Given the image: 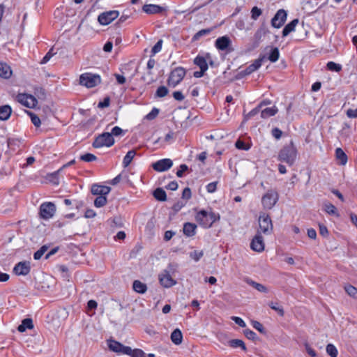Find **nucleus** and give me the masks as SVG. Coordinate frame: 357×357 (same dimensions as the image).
I'll return each instance as SVG.
<instances>
[{
    "label": "nucleus",
    "mask_w": 357,
    "mask_h": 357,
    "mask_svg": "<svg viewBox=\"0 0 357 357\" xmlns=\"http://www.w3.org/2000/svg\"><path fill=\"white\" fill-rule=\"evenodd\" d=\"M251 324L254 328H255L257 331H258L260 333L263 335L267 334V331L264 327V326L258 321L256 320H252Z\"/></svg>",
    "instance_id": "de8ad7c7"
},
{
    "label": "nucleus",
    "mask_w": 357,
    "mask_h": 357,
    "mask_svg": "<svg viewBox=\"0 0 357 357\" xmlns=\"http://www.w3.org/2000/svg\"><path fill=\"white\" fill-rule=\"evenodd\" d=\"M56 210V205L53 202H44L40 206V217L43 220H48L54 216Z\"/></svg>",
    "instance_id": "9d476101"
},
{
    "label": "nucleus",
    "mask_w": 357,
    "mask_h": 357,
    "mask_svg": "<svg viewBox=\"0 0 357 357\" xmlns=\"http://www.w3.org/2000/svg\"><path fill=\"white\" fill-rule=\"evenodd\" d=\"M170 338L174 344H181L183 341V333L181 331L179 328L174 329L171 333Z\"/></svg>",
    "instance_id": "b1692460"
},
{
    "label": "nucleus",
    "mask_w": 357,
    "mask_h": 357,
    "mask_svg": "<svg viewBox=\"0 0 357 357\" xmlns=\"http://www.w3.org/2000/svg\"><path fill=\"white\" fill-rule=\"evenodd\" d=\"M119 15L118 10H109L100 13L98 17V22L101 25H108Z\"/></svg>",
    "instance_id": "ddd939ff"
},
{
    "label": "nucleus",
    "mask_w": 357,
    "mask_h": 357,
    "mask_svg": "<svg viewBox=\"0 0 357 357\" xmlns=\"http://www.w3.org/2000/svg\"><path fill=\"white\" fill-rule=\"evenodd\" d=\"M326 69L332 72L339 73L342 70V66L334 61H328L326 64Z\"/></svg>",
    "instance_id": "79ce46f5"
},
{
    "label": "nucleus",
    "mask_w": 357,
    "mask_h": 357,
    "mask_svg": "<svg viewBox=\"0 0 357 357\" xmlns=\"http://www.w3.org/2000/svg\"><path fill=\"white\" fill-rule=\"evenodd\" d=\"M324 206V210L327 213H328L329 215H335L337 217H339L340 215L337 213V210L333 204H332L330 202H328V203H325Z\"/></svg>",
    "instance_id": "ea45409f"
},
{
    "label": "nucleus",
    "mask_w": 357,
    "mask_h": 357,
    "mask_svg": "<svg viewBox=\"0 0 357 357\" xmlns=\"http://www.w3.org/2000/svg\"><path fill=\"white\" fill-rule=\"evenodd\" d=\"M235 147L239 150L248 151L250 149V146L247 144L243 140L238 139L235 142Z\"/></svg>",
    "instance_id": "8fccbe9b"
},
{
    "label": "nucleus",
    "mask_w": 357,
    "mask_h": 357,
    "mask_svg": "<svg viewBox=\"0 0 357 357\" xmlns=\"http://www.w3.org/2000/svg\"><path fill=\"white\" fill-rule=\"evenodd\" d=\"M107 202V199L105 196H98L94 200V206L97 208L104 206Z\"/></svg>",
    "instance_id": "09e8293b"
},
{
    "label": "nucleus",
    "mask_w": 357,
    "mask_h": 357,
    "mask_svg": "<svg viewBox=\"0 0 357 357\" xmlns=\"http://www.w3.org/2000/svg\"><path fill=\"white\" fill-rule=\"evenodd\" d=\"M102 190H101V185L93 183L91 188V192L93 195L102 196Z\"/></svg>",
    "instance_id": "6e6d98bb"
},
{
    "label": "nucleus",
    "mask_w": 357,
    "mask_h": 357,
    "mask_svg": "<svg viewBox=\"0 0 357 357\" xmlns=\"http://www.w3.org/2000/svg\"><path fill=\"white\" fill-rule=\"evenodd\" d=\"M153 197L159 202H165L167 200V193L162 188H157L153 191Z\"/></svg>",
    "instance_id": "a878e982"
},
{
    "label": "nucleus",
    "mask_w": 357,
    "mask_h": 357,
    "mask_svg": "<svg viewBox=\"0 0 357 357\" xmlns=\"http://www.w3.org/2000/svg\"><path fill=\"white\" fill-rule=\"evenodd\" d=\"M319 234L321 236H322L324 238H327L329 235V231L328 230V228L327 227L322 224V223H319Z\"/></svg>",
    "instance_id": "338daca9"
},
{
    "label": "nucleus",
    "mask_w": 357,
    "mask_h": 357,
    "mask_svg": "<svg viewBox=\"0 0 357 357\" xmlns=\"http://www.w3.org/2000/svg\"><path fill=\"white\" fill-rule=\"evenodd\" d=\"M297 149L294 146V142L291 140L289 144L284 145L279 151L278 160L285 162L289 166H292L296 159Z\"/></svg>",
    "instance_id": "f257e3e1"
},
{
    "label": "nucleus",
    "mask_w": 357,
    "mask_h": 357,
    "mask_svg": "<svg viewBox=\"0 0 357 357\" xmlns=\"http://www.w3.org/2000/svg\"><path fill=\"white\" fill-rule=\"evenodd\" d=\"M279 199V195L275 190L271 189L261 197V204L264 209L270 210L273 208Z\"/></svg>",
    "instance_id": "39448f33"
},
{
    "label": "nucleus",
    "mask_w": 357,
    "mask_h": 357,
    "mask_svg": "<svg viewBox=\"0 0 357 357\" xmlns=\"http://www.w3.org/2000/svg\"><path fill=\"white\" fill-rule=\"evenodd\" d=\"M344 290L348 295L354 299L357 298V288L351 284H347L344 286Z\"/></svg>",
    "instance_id": "c03bdc74"
},
{
    "label": "nucleus",
    "mask_w": 357,
    "mask_h": 357,
    "mask_svg": "<svg viewBox=\"0 0 357 357\" xmlns=\"http://www.w3.org/2000/svg\"><path fill=\"white\" fill-rule=\"evenodd\" d=\"M62 171L61 168L58 169L57 171H55L52 173L47 174L46 176V179L49 181L51 183L54 185H59V172Z\"/></svg>",
    "instance_id": "f704fd0d"
},
{
    "label": "nucleus",
    "mask_w": 357,
    "mask_h": 357,
    "mask_svg": "<svg viewBox=\"0 0 357 357\" xmlns=\"http://www.w3.org/2000/svg\"><path fill=\"white\" fill-rule=\"evenodd\" d=\"M142 10L146 14H158L167 10V8L156 4H145L142 6Z\"/></svg>",
    "instance_id": "f3484780"
},
{
    "label": "nucleus",
    "mask_w": 357,
    "mask_h": 357,
    "mask_svg": "<svg viewBox=\"0 0 357 357\" xmlns=\"http://www.w3.org/2000/svg\"><path fill=\"white\" fill-rule=\"evenodd\" d=\"M335 157L337 160L340 161L341 165H344L347 162V155L341 148H337L335 149Z\"/></svg>",
    "instance_id": "c756f323"
},
{
    "label": "nucleus",
    "mask_w": 357,
    "mask_h": 357,
    "mask_svg": "<svg viewBox=\"0 0 357 357\" xmlns=\"http://www.w3.org/2000/svg\"><path fill=\"white\" fill-rule=\"evenodd\" d=\"M186 70L183 67H176L172 70L167 80V85L170 87H176L184 78Z\"/></svg>",
    "instance_id": "7ed1b4c3"
},
{
    "label": "nucleus",
    "mask_w": 357,
    "mask_h": 357,
    "mask_svg": "<svg viewBox=\"0 0 357 357\" xmlns=\"http://www.w3.org/2000/svg\"><path fill=\"white\" fill-rule=\"evenodd\" d=\"M173 166V161L169 158H164L152 163V168L158 172L167 171Z\"/></svg>",
    "instance_id": "4468645a"
},
{
    "label": "nucleus",
    "mask_w": 357,
    "mask_h": 357,
    "mask_svg": "<svg viewBox=\"0 0 357 357\" xmlns=\"http://www.w3.org/2000/svg\"><path fill=\"white\" fill-rule=\"evenodd\" d=\"M228 345L231 348L240 347L243 351H247L245 342L240 339H232L228 341Z\"/></svg>",
    "instance_id": "cd10ccee"
},
{
    "label": "nucleus",
    "mask_w": 357,
    "mask_h": 357,
    "mask_svg": "<svg viewBox=\"0 0 357 357\" xmlns=\"http://www.w3.org/2000/svg\"><path fill=\"white\" fill-rule=\"evenodd\" d=\"M213 30V27L202 29L197 31L192 37V41H197L200 39L201 37L204 36L208 35Z\"/></svg>",
    "instance_id": "58836bf2"
},
{
    "label": "nucleus",
    "mask_w": 357,
    "mask_h": 357,
    "mask_svg": "<svg viewBox=\"0 0 357 357\" xmlns=\"http://www.w3.org/2000/svg\"><path fill=\"white\" fill-rule=\"evenodd\" d=\"M259 225L264 234H271L273 229L271 218L268 213L260 212L259 216Z\"/></svg>",
    "instance_id": "6e6552de"
},
{
    "label": "nucleus",
    "mask_w": 357,
    "mask_h": 357,
    "mask_svg": "<svg viewBox=\"0 0 357 357\" xmlns=\"http://www.w3.org/2000/svg\"><path fill=\"white\" fill-rule=\"evenodd\" d=\"M193 210L195 211H197V213L195 217L196 222L202 227L204 229L211 228L213 226V223L220 220V214L214 213L213 211H212V209L211 208V211L208 213L209 222H204L202 218L206 217L207 211L205 209H201L199 211H197V208H195Z\"/></svg>",
    "instance_id": "f03ea898"
},
{
    "label": "nucleus",
    "mask_w": 357,
    "mask_h": 357,
    "mask_svg": "<svg viewBox=\"0 0 357 357\" xmlns=\"http://www.w3.org/2000/svg\"><path fill=\"white\" fill-rule=\"evenodd\" d=\"M39 335H37V333H33V334L29 335L27 333H24V342L26 344V347L28 348H33L36 344H37L38 337Z\"/></svg>",
    "instance_id": "4be33fe9"
},
{
    "label": "nucleus",
    "mask_w": 357,
    "mask_h": 357,
    "mask_svg": "<svg viewBox=\"0 0 357 357\" xmlns=\"http://www.w3.org/2000/svg\"><path fill=\"white\" fill-rule=\"evenodd\" d=\"M278 112V109L273 106V107H267L261 111V117L266 119L270 116H275Z\"/></svg>",
    "instance_id": "2f4dec72"
},
{
    "label": "nucleus",
    "mask_w": 357,
    "mask_h": 357,
    "mask_svg": "<svg viewBox=\"0 0 357 357\" xmlns=\"http://www.w3.org/2000/svg\"><path fill=\"white\" fill-rule=\"evenodd\" d=\"M159 109L158 108H153L152 110L146 116V119H148V120H153L155 118H156V116L158 115L159 114Z\"/></svg>",
    "instance_id": "774afa93"
},
{
    "label": "nucleus",
    "mask_w": 357,
    "mask_h": 357,
    "mask_svg": "<svg viewBox=\"0 0 357 357\" xmlns=\"http://www.w3.org/2000/svg\"><path fill=\"white\" fill-rule=\"evenodd\" d=\"M12 71L10 66L5 63H0V77L8 79L11 76Z\"/></svg>",
    "instance_id": "473e14b6"
},
{
    "label": "nucleus",
    "mask_w": 357,
    "mask_h": 357,
    "mask_svg": "<svg viewBox=\"0 0 357 357\" xmlns=\"http://www.w3.org/2000/svg\"><path fill=\"white\" fill-rule=\"evenodd\" d=\"M270 32L269 29H268L266 23L264 22L261 24L260 26L258 28V29L256 31V32L254 34L253 36V42L249 47V51H252L255 49L257 48L260 43L262 41V38L265 36L267 33Z\"/></svg>",
    "instance_id": "0eeeda50"
},
{
    "label": "nucleus",
    "mask_w": 357,
    "mask_h": 357,
    "mask_svg": "<svg viewBox=\"0 0 357 357\" xmlns=\"http://www.w3.org/2000/svg\"><path fill=\"white\" fill-rule=\"evenodd\" d=\"M110 133L112 134V137H113V136L118 137V136L123 135L125 134V130H123L122 128H121L119 126H114L112 129V132Z\"/></svg>",
    "instance_id": "69168bd1"
},
{
    "label": "nucleus",
    "mask_w": 357,
    "mask_h": 357,
    "mask_svg": "<svg viewBox=\"0 0 357 357\" xmlns=\"http://www.w3.org/2000/svg\"><path fill=\"white\" fill-rule=\"evenodd\" d=\"M245 281L248 284L250 285L251 287H252L253 288H255L259 292H262V293H268V288L262 284L258 283L248 278H247L245 280Z\"/></svg>",
    "instance_id": "5701e85b"
},
{
    "label": "nucleus",
    "mask_w": 357,
    "mask_h": 357,
    "mask_svg": "<svg viewBox=\"0 0 357 357\" xmlns=\"http://www.w3.org/2000/svg\"><path fill=\"white\" fill-rule=\"evenodd\" d=\"M268 306L278 314L279 316L283 317L284 314V311L283 307L281 305H279L278 303H274L271 301L268 303Z\"/></svg>",
    "instance_id": "37998d69"
},
{
    "label": "nucleus",
    "mask_w": 357,
    "mask_h": 357,
    "mask_svg": "<svg viewBox=\"0 0 357 357\" xmlns=\"http://www.w3.org/2000/svg\"><path fill=\"white\" fill-rule=\"evenodd\" d=\"M265 245L262 236L258 232L250 243V248L255 252H261L264 250Z\"/></svg>",
    "instance_id": "dca6fc26"
},
{
    "label": "nucleus",
    "mask_w": 357,
    "mask_h": 357,
    "mask_svg": "<svg viewBox=\"0 0 357 357\" xmlns=\"http://www.w3.org/2000/svg\"><path fill=\"white\" fill-rule=\"evenodd\" d=\"M11 108L8 105L0 107V120H7L11 114Z\"/></svg>",
    "instance_id": "72a5a7b5"
},
{
    "label": "nucleus",
    "mask_w": 357,
    "mask_h": 357,
    "mask_svg": "<svg viewBox=\"0 0 357 357\" xmlns=\"http://www.w3.org/2000/svg\"><path fill=\"white\" fill-rule=\"evenodd\" d=\"M189 170L188 166L185 164H181L179 166V169L177 170L176 174L178 178H182L184 175V172Z\"/></svg>",
    "instance_id": "e2e57ef3"
},
{
    "label": "nucleus",
    "mask_w": 357,
    "mask_h": 357,
    "mask_svg": "<svg viewBox=\"0 0 357 357\" xmlns=\"http://www.w3.org/2000/svg\"><path fill=\"white\" fill-rule=\"evenodd\" d=\"M195 65L197 66L200 70H208V64L206 61V58L203 56L198 54L193 60Z\"/></svg>",
    "instance_id": "393cba45"
},
{
    "label": "nucleus",
    "mask_w": 357,
    "mask_h": 357,
    "mask_svg": "<svg viewBox=\"0 0 357 357\" xmlns=\"http://www.w3.org/2000/svg\"><path fill=\"white\" fill-rule=\"evenodd\" d=\"M287 18V11L284 9H279L271 20V24L273 27L279 29L282 27Z\"/></svg>",
    "instance_id": "f8f14e48"
},
{
    "label": "nucleus",
    "mask_w": 357,
    "mask_h": 357,
    "mask_svg": "<svg viewBox=\"0 0 357 357\" xmlns=\"http://www.w3.org/2000/svg\"><path fill=\"white\" fill-rule=\"evenodd\" d=\"M350 124L344 123L342 128L339 132L340 135L343 137H348L350 135Z\"/></svg>",
    "instance_id": "603ef678"
},
{
    "label": "nucleus",
    "mask_w": 357,
    "mask_h": 357,
    "mask_svg": "<svg viewBox=\"0 0 357 357\" xmlns=\"http://www.w3.org/2000/svg\"><path fill=\"white\" fill-rule=\"evenodd\" d=\"M326 352L331 357H337V349L333 344H328L326 345Z\"/></svg>",
    "instance_id": "5fc2aeb1"
},
{
    "label": "nucleus",
    "mask_w": 357,
    "mask_h": 357,
    "mask_svg": "<svg viewBox=\"0 0 357 357\" xmlns=\"http://www.w3.org/2000/svg\"><path fill=\"white\" fill-rule=\"evenodd\" d=\"M50 245H43L33 254V258L35 260H39L43 255L47 251Z\"/></svg>",
    "instance_id": "a19ab883"
},
{
    "label": "nucleus",
    "mask_w": 357,
    "mask_h": 357,
    "mask_svg": "<svg viewBox=\"0 0 357 357\" xmlns=\"http://www.w3.org/2000/svg\"><path fill=\"white\" fill-rule=\"evenodd\" d=\"M169 93V89L165 86H160L155 93V98H164Z\"/></svg>",
    "instance_id": "a18cd8bd"
},
{
    "label": "nucleus",
    "mask_w": 357,
    "mask_h": 357,
    "mask_svg": "<svg viewBox=\"0 0 357 357\" xmlns=\"http://www.w3.org/2000/svg\"><path fill=\"white\" fill-rule=\"evenodd\" d=\"M107 342V347L111 351L122 354H127L130 352V347L126 346L119 341L111 338Z\"/></svg>",
    "instance_id": "9b49d317"
},
{
    "label": "nucleus",
    "mask_w": 357,
    "mask_h": 357,
    "mask_svg": "<svg viewBox=\"0 0 357 357\" xmlns=\"http://www.w3.org/2000/svg\"><path fill=\"white\" fill-rule=\"evenodd\" d=\"M114 142L115 141L114 137H112V134L109 132H104L95 138L92 146L96 149L100 148L104 146L111 147L114 144Z\"/></svg>",
    "instance_id": "20e7f679"
},
{
    "label": "nucleus",
    "mask_w": 357,
    "mask_h": 357,
    "mask_svg": "<svg viewBox=\"0 0 357 357\" xmlns=\"http://www.w3.org/2000/svg\"><path fill=\"white\" fill-rule=\"evenodd\" d=\"M56 54V52H54V47H52L48 52L44 56L43 59L40 61L41 64H45L47 63L50 59Z\"/></svg>",
    "instance_id": "680f3d73"
},
{
    "label": "nucleus",
    "mask_w": 357,
    "mask_h": 357,
    "mask_svg": "<svg viewBox=\"0 0 357 357\" xmlns=\"http://www.w3.org/2000/svg\"><path fill=\"white\" fill-rule=\"evenodd\" d=\"M79 159L84 162H91L96 161L97 160V157L93 153H86L83 155H81Z\"/></svg>",
    "instance_id": "3c124183"
},
{
    "label": "nucleus",
    "mask_w": 357,
    "mask_h": 357,
    "mask_svg": "<svg viewBox=\"0 0 357 357\" xmlns=\"http://www.w3.org/2000/svg\"><path fill=\"white\" fill-rule=\"evenodd\" d=\"M24 112L26 113L31 119V123L36 128H39L41 125V120L40 117L31 111L24 109Z\"/></svg>",
    "instance_id": "7c9ffc66"
},
{
    "label": "nucleus",
    "mask_w": 357,
    "mask_h": 357,
    "mask_svg": "<svg viewBox=\"0 0 357 357\" xmlns=\"http://www.w3.org/2000/svg\"><path fill=\"white\" fill-rule=\"evenodd\" d=\"M189 255L190 257L194 259L195 261H199L200 259L204 256V252L202 250H194L192 252H190Z\"/></svg>",
    "instance_id": "4d7b16f0"
},
{
    "label": "nucleus",
    "mask_w": 357,
    "mask_h": 357,
    "mask_svg": "<svg viewBox=\"0 0 357 357\" xmlns=\"http://www.w3.org/2000/svg\"><path fill=\"white\" fill-rule=\"evenodd\" d=\"M135 155L136 151L134 149L130 150L127 152L123 160V167H127L130 165Z\"/></svg>",
    "instance_id": "c9c22d12"
},
{
    "label": "nucleus",
    "mask_w": 357,
    "mask_h": 357,
    "mask_svg": "<svg viewBox=\"0 0 357 357\" xmlns=\"http://www.w3.org/2000/svg\"><path fill=\"white\" fill-rule=\"evenodd\" d=\"M215 47L218 50L224 51L226 53H231L234 51L231 40L227 35L218 37L215 41Z\"/></svg>",
    "instance_id": "1a4fd4ad"
},
{
    "label": "nucleus",
    "mask_w": 357,
    "mask_h": 357,
    "mask_svg": "<svg viewBox=\"0 0 357 357\" xmlns=\"http://www.w3.org/2000/svg\"><path fill=\"white\" fill-rule=\"evenodd\" d=\"M100 82L101 77L99 75L86 73L79 76V84L87 88L95 87Z\"/></svg>",
    "instance_id": "423d86ee"
},
{
    "label": "nucleus",
    "mask_w": 357,
    "mask_h": 357,
    "mask_svg": "<svg viewBox=\"0 0 357 357\" xmlns=\"http://www.w3.org/2000/svg\"><path fill=\"white\" fill-rule=\"evenodd\" d=\"M243 334L248 339L252 340L254 342L260 340V338L257 335V334L250 329H245L243 331Z\"/></svg>",
    "instance_id": "49530a36"
},
{
    "label": "nucleus",
    "mask_w": 357,
    "mask_h": 357,
    "mask_svg": "<svg viewBox=\"0 0 357 357\" xmlns=\"http://www.w3.org/2000/svg\"><path fill=\"white\" fill-rule=\"evenodd\" d=\"M110 105V98L109 96H106L103 98L102 101H100L98 104V107L100 109H103L108 107Z\"/></svg>",
    "instance_id": "0e129e2a"
},
{
    "label": "nucleus",
    "mask_w": 357,
    "mask_h": 357,
    "mask_svg": "<svg viewBox=\"0 0 357 357\" xmlns=\"http://www.w3.org/2000/svg\"><path fill=\"white\" fill-rule=\"evenodd\" d=\"M132 289L137 293L143 294L147 291V286L140 280H135L132 283Z\"/></svg>",
    "instance_id": "bb28decb"
},
{
    "label": "nucleus",
    "mask_w": 357,
    "mask_h": 357,
    "mask_svg": "<svg viewBox=\"0 0 357 357\" xmlns=\"http://www.w3.org/2000/svg\"><path fill=\"white\" fill-rule=\"evenodd\" d=\"M299 20L298 18H295L288 24H287L282 31V36L283 38L287 37L290 33L295 30L296 25L298 24Z\"/></svg>",
    "instance_id": "412c9836"
},
{
    "label": "nucleus",
    "mask_w": 357,
    "mask_h": 357,
    "mask_svg": "<svg viewBox=\"0 0 357 357\" xmlns=\"http://www.w3.org/2000/svg\"><path fill=\"white\" fill-rule=\"evenodd\" d=\"M162 39H160L157 41V43L154 45V46L152 47L151 49V55L153 56L155 55V54L158 53L159 52H160L161 49H162Z\"/></svg>",
    "instance_id": "052dcab7"
},
{
    "label": "nucleus",
    "mask_w": 357,
    "mask_h": 357,
    "mask_svg": "<svg viewBox=\"0 0 357 357\" xmlns=\"http://www.w3.org/2000/svg\"><path fill=\"white\" fill-rule=\"evenodd\" d=\"M197 226L190 222H185L183 227V233L188 237H192L196 234Z\"/></svg>",
    "instance_id": "aec40b11"
},
{
    "label": "nucleus",
    "mask_w": 357,
    "mask_h": 357,
    "mask_svg": "<svg viewBox=\"0 0 357 357\" xmlns=\"http://www.w3.org/2000/svg\"><path fill=\"white\" fill-rule=\"evenodd\" d=\"M159 282L165 288H170L176 284V281L170 275V271L167 270H164L163 273L159 275Z\"/></svg>",
    "instance_id": "2eb2a0df"
},
{
    "label": "nucleus",
    "mask_w": 357,
    "mask_h": 357,
    "mask_svg": "<svg viewBox=\"0 0 357 357\" xmlns=\"http://www.w3.org/2000/svg\"><path fill=\"white\" fill-rule=\"evenodd\" d=\"M266 59V55L260 54L257 59L255 60L252 63H251L246 68V70H247L248 74L250 75L255 70H258L261 67L262 62Z\"/></svg>",
    "instance_id": "6ab92c4d"
},
{
    "label": "nucleus",
    "mask_w": 357,
    "mask_h": 357,
    "mask_svg": "<svg viewBox=\"0 0 357 357\" xmlns=\"http://www.w3.org/2000/svg\"><path fill=\"white\" fill-rule=\"evenodd\" d=\"M27 330H31L33 333H36L33 319L29 317L24 318V333H26Z\"/></svg>",
    "instance_id": "e433bc0d"
},
{
    "label": "nucleus",
    "mask_w": 357,
    "mask_h": 357,
    "mask_svg": "<svg viewBox=\"0 0 357 357\" xmlns=\"http://www.w3.org/2000/svg\"><path fill=\"white\" fill-rule=\"evenodd\" d=\"M261 14H262L261 9L258 8L257 6H254L251 9V18L253 20H257Z\"/></svg>",
    "instance_id": "13d9d810"
},
{
    "label": "nucleus",
    "mask_w": 357,
    "mask_h": 357,
    "mask_svg": "<svg viewBox=\"0 0 357 357\" xmlns=\"http://www.w3.org/2000/svg\"><path fill=\"white\" fill-rule=\"evenodd\" d=\"M257 110H255V109H252L250 112H249L248 113H245V111L244 110L243 111V121L241 123V124H243L245 123V122H247L250 118L255 116V115H257Z\"/></svg>",
    "instance_id": "bf43d9fd"
},
{
    "label": "nucleus",
    "mask_w": 357,
    "mask_h": 357,
    "mask_svg": "<svg viewBox=\"0 0 357 357\" xmlns=\"http://www.w3.org/2000/svg\"><path fill=\"white\" fill-rule=\"evenodd\" d=\"M280 58V51L277 47H271L268 56H266V59L269 60L271 63L276 62Z\"/></svg>",
    "instance_id": "c85d7f7f"
},
{
    "label": "nucleus",
    "mask_w": 357,
    "mask_h": 357,
    "mask_svg": "<svg viewBox=\"0 0 357 357\" xmlns=\"http://www.w3.org/2000/svg\"><path fill=\"white\" fill-rule=\"evenodd\" d=\"M126 355L130 356V357H145V353L141 349H132L130 347V352L127 354Z\"/></svg>",
    "instance_id": "864d4df0"
},
{
    "label": "nucleus",
    "mask_w": 357,
    "mask_h": 357,
    "mask_svg": "<svg viewBox=\"0 0 357 357\" xmlns=\"http://www.w3.org/2000/svg\"><path fill=\"white\" fill-rule=\"evenodd\" d=\"M38 103V99L35 96L24 92V107L35 109Z\"/></svg>",
    "instance_id": "a211bd4d"
},
{
    "label": "nucleus",
    "mask_w": 357,
    "mask_h": 357,
    "mask_svg": "<svg viewBox=\"0 0 357 357\" xmlns=\"http://www.w3.org/2000/svg\"><path fill=\"white\" fill-rule=\"evenodd\" d=\"M33 93L36 97L40 100L46 99V91L45 89L40 86H36L33 88Z\"/></svg>",
    "instance_id": "4c0bfd02"
}]
</instances>
